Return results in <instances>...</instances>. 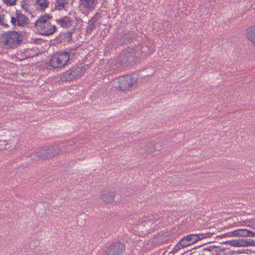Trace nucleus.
Masks as SVG:
<instances>
[{
  "label": "nucleus",
  "instance_id": "nucleus-25",
  "mask_svg": "<svg viewBox=\"0 0 255 255\" xmlns=\"http://www.w3.org/2000/svg\"><path fill=\"white\" fill-rule=\"evenodd\" d=\"M10 23L14 26H18V22H17L16 17H13L10 15Z\"/></svg>",
  "mask_w": 255,
  "mask_h": 255
},
{
  "label": "nucleus",
  "instance_id": "nucleus-16",
  "mask_svg": "<svg viewBox=\"0 0 255 255\" xmlns=\"http://www.w3.org/2000/svg\"><path fill=\"white\" fill-rule=\"evenodd\" d=\"M115 193L114 192L106 191L101 195L102 199L106 203H110L114 201Z\"/></svg>",
  "mask_w": 255,
  "mask_h": 255
},
{
  "label": "nucleus",
  "instance_id": "nucleus-22",
  "mask_svg": "<svg viewBox=\"0 0 255 255\" xmlns=\"http://www.w3.org/2000/svg\"><path fill=\"white\" fill-rule=\"evenodd\" d=\"M226 244L233 247H239V239L227 241L226 242Z\"/></svg>",
  "mask_w": 255,
  "mask_h": 255
},
{
  "label": "nucleus",
  "instance_id": "nucleus-21",
  "mask_svg": "<svg viewBox=\"0 0 255 255\" xmlns=\"http://www.w3.org/2000/svg\"><path fill=\"white\" fill-rule=\"evenodd\" d=\"M32 2L30 0H21L20 1L21 8L26 11H28Z\"/></svg>",
  "mask_w": 255,
  "mask_h": 255
},
{
  "label": "nucleus",
  "instance_id": "nucleus-19",
  "mask_svg": "<svg viewBox=\"0 0 255 255\" xmlns=\"http://www.w3.org/2000/svg\"><path fill=\"white\" fill-rule=\"evenodd\" d=\"M68 4V0H56L55 7L56 9L60 10L64 8Z\"/></svg>",
  "mask_w": 255,
  "mask_h": 255
},
{
  "label": "nucleus",
  "instance_id": "nucleus-30",
  "mask_svg": "<svg viewBox=\"0 0 255 255\" xmlns=\"http://www.w3.org/2000/svg\"><path fill=\"white\" fill-rule=\"evenodd\" d=\"M74 29H72L71 31H68L67 33V34L68 35V37L70 38V39H72V34L74 32Z\"/></svg>",
  "mask_w": 255,
  "mask_h": 255
},
{
  "label": "nucleus",
  "instance_id": "nucleus-28",
  "mask_svg": "<svg viewBox=\"0 0 255 255\" xmlns=\"http://www.w3.org/2000/svg\"><path fill=\"white\" fill-rule=\"evenodd\" d=\"M160 146L158 145V144H156L154 145L153 149L149 150L148 152V153H152L153 151H158L159 150Z\"/></svg>",
  "mask_w": 255,
  "mask_h": 255
},
{
  "label": "nucleus",
  "instance_id": "nucleus-18",
  "mask_svg": "<svg viewBox=\"0 0 255 255\" xmlns=\"http://www.w3.org/2000/svg\"><path fill=\"white\" fill-rule=\"evenodd\" d=\"M189 245H190V243L188 242V240H186V237L185 236L184 238H182L176 244V246L174 247V251L176 252L179 249L187 247Z\"/></svg>",
  "mask_w": 255,
  "mask_h": 255
},
{
  "label": "nucleus",
  "instance_id": "nucleus-11",
  "mask_svg": "<svg viewBox=\"0 0 255 255\" xmlns=\"http://www.w3.org/2000/svg\"><path fill=\"white\" fill-rule=\"evenodd\" d=\"M101 15L100 13L97 12L95 15L89 20L87 30L92 31L96 28V23L100 19Z\"/></svg>",
  "mask_w": 255,
  "mask_h": 255
},
{
  "label": "nucleus",
  "instance_id": "nucleus-20",
  "mask_svg": "<svg viewBox=\"0 0 255 255\" xmlns=\"http://www.w3.org/2000/svg\"><path fill=\"white\" fill-rule=\"evenodd\" d=\"M35 3L38 7L43 10L48 6L49 2L48 0H36Z\"/></svg>",
  "mask_w": 255,
  "mask_h": 255
},
{
  "label": "nucleus",
  "instance_id": "nucleus-27",
  "mask_svg": "<svg viewBox=\"0 0 255 255\" xmlns=\"http://www.w3.org/2000/svg\"><path fill=\"white\" fill-rule=\"evenodd\" d=\"M247 247L248 246H255V241L251 239H247Z\"/></svg>",
  "mask_w": 255,
  "mask_h": 255
},
{
  "label": "nucleus",
  "instance_id": "nucleus-36",
  "mask_svg": "<svg viewBox=\"0 0 255 255\" xmlns=\"http://www.w3.org/2000/svg\"><path fill=\"white\" fill-rule=\"evenodd\" d=\"M192 254L190 255H191Z\"/></svg>",
  "mask_w": 255,
  "mask_h": 255
},
{
  "label": "nucleus",
  "instance_id": "nucleus-17",
  "mask_svg": "<svg viewBox=\"0 0 255 255\" xmlns=\"http://www.w3.org/2000/svg\"><path fill=\"white\" fill-rule=\"evenodd\" d=\"M16 21L18 22V26H23L28 23V18L24 15L17 11L16 13Z\"/></svg>",
  "mask_w": 255,
  "mask_h": 255
},
{
  "label": "nucleus",
  "instance_id": "nucleus-24",
  "mask_svg": "<svg viewBox=\"0 0 255 255\" xmlns=\"http://www.w3.org/2000/svg\"><path fill=\"white\" fill-rule=\"evenodd\" d=\"M16 0H3V1L7 5L11 6L15 4Z\"/></svg>",
  "mask_w": 255,
  "mask_h": 255
},
{
  "label": "nucleus",
  "instance_id": "nucleus-9",
  "mask_svg": "<svg viewBox=\"0 0 255 255\" xmlns=\"http://www.w3.org/2000/svg\"><path fill=\"white\" fill-rule=\"evenodd\" d=\"M50 19V16L48 14H44L41 15L35 22V26L39 29L44 27L45 25L48 24V20Z\"/></svg>",
  "mask_w": 255,
  "mask_h": 255
},
{
  "label": "nucleus",
  "instance_id": "nucleus-2",
  "mask_svg": "<svg viewBox=\"0 0 255 255\" xmlns=\"http://www.w3.org/2000/svg\"><path fill=\"white\" fill-rule=\"evenodd\" d=\"M137 82L136 78L127 75L119 78L118 88L121 91L128 90Z\"/></svg>",
  "mask_w": 255,
  "mask_h": 255
},
{
  "label": "nucleus",
  "instance_id": "nucleus-23",
  "mask_svg": "<svg viewBox=\"0 0 255 255\" xmlns=\"http://www.w3.org/2000/svg\"><path fill=\"white\" fill-rule=\"evenodd\" d=\"M239 247H247V239H239Z\"/></svg>",
  "mask_w": 255,
  "mask_h": 255
},
{
  "label": "nucleus",
  "instance_id": "nucleus-14",
  "mask_svg": "<svg viewBox=\"0 0 255 255\" xmlns=\"http://www.w3.org/2000/svg\"><path fill=\"white\" fill-rule=\"evenodd\" d=\"M186 237L190 245H191L201 239L205 238V236L204 234H191L186 236Z\"/></svg>",
  "mask_w": 255,
  "mask_h": 255
},
{
  "label": "nucleus",
  "instance_id": "nucleus-6",
  "mask_svg": "<svg viewBox=\"0 0 255 255\" xmlns=\"http://www.w3.org/2000/svg\"><path fill=\"white\" fill-rule=\"evenodd\" d=\"M135 54V50L132 48L128 47L123 50L120 57L121 64L125 66L130 64L134 60Z\"/></svg>",
  "mask_w": 255,
  "mask_h": 255
},
{
  "label": "nucleus",
  "instance_id": "nucleus-4",
  "mask_svg": "<svg viewBox=\"0 0 255 255\" xmlns=\"http://www.w3.org/2000/svg\"><path fill=\"white\" fill-rule=\"evenodd\" d=\"M22 40L20 34L16 31H10L6 36L4 43L10 48H13L20 44Z\"/></svg>",
  "mask_w": 255,
  "mask_h": 255
},
{
  "label": "nucleus",
  "instance_id": "nucleus-26",
  "mask_svg": "<svg viewBox=\"0 0 255 255\" xmlns=\"http://www.w3.org/2000/svg\"><path fill=\"white\" fill-rule=\"evenodd\" d=\"M241 234L240 235L241 237H248L249 235L248 233L249 230L247 229H241Z\"/></svg>",
  "mask_w": 255,
  "mask_h": 255
},
{
  "label": "nucleus",
  "instance_id": "nucleus-12",
  "mask_svg": "<svg viewBox=\"0 0 255 255\" xmlns=\"http://www.w3.org/2000/svg\"><path fill=\"white\" fill-rule=\"evenodd\" d=\"M246 36L254 46H255V26H252L246 30Z\"/></svg>",
  "mask_w": 255,
  "mask_h": 255
},
{
  "label": "nucleus",
  "instance_id": "nucleus-7",
  "mask_svg": "<svg viewBox=\"0 0 255 255\" xmlns=\"http://www.w3.org/2000/svg\"><path fill=\"white\" fill-rule=\"evenodd\" d=\"M125 250L124 245L120 242H116L111 246L107 253L103 255H122Z\"/></svg>",
  "mask_w": 255,
  "mask_h": 255
},
{
  "label": "nucleus",
  "instance_id": "nucleus-5",
  "mask_svg": "<svg viewBox=\"0 0 255 255\" xmlns=\"http://www.w3.org/2000/svg\"><path fill=\"white\" fill-rule=\"evenodd\" d=\"M84 67H77L66 71L63 73V78L68 81L73 80L81 76L85 72Z\"/></svg>",
  "mask_w": 255,
  "mask_h": 255
},
{
  "label": "nucleus",
  "instance_id": "nucleus-13",
  "mask_svg": "<svg viewBox=\"0 0 255 255\" xmlns=\"http://www.w3.org/2000/svg\"><path fill=\"white\" fill-rule=\"evenodd\" d=\"M57 23L63 27H69L71 25L72 20L67 16L56 20Z\"/></svg>",
  "mask_w": 255,
  "mask_h": 255
},
{
  "label": "nucleus",
  "instance_id": "nucleus-29",
  "mask_svg": "<svg viewBox=\"0 0 255 255\" xmlns=\"http://www.w3.org/2000/svg\"><path fill=\"white\" fill-rule=\"evenodd\" d=\"M241 232V229H240V230H237L234 231L233 232V233L234 236H241V235H240Z\"/></svg>",
  "mask_w": 255,
  "mask_h": 255
},
{
  "label": "nucleus",
  "instance_id": "nucleus-35",
  "mask_svg": "<svg viewBox=\"0 0 255 255\" xmlns=\"http://www.w3.org/2000/svg\"><path fill=\"white\" fill-rule=\"evenodd\" d=\"M54 151V149H53L52 150H49V151H50V152H53Z\"/></svg>",
  "mask_w": 255,
  "mask_h": 255
},
{
  "label": "nucleus",
  "instance_id": "nucleus-10",
  "mask_svg": "<svg viewBox=\"0 0 255 255\" xmlns=\"http://www.w3.org/2000/svg\"><path fill=\"white\" fill-rule=\"evenodd\" d=\"M56 29V26L55 25L51 24L49 22L47 25H45L44 27L41 28L40 30H41V34L42 35L48 36L53 34Z\"/></svg>",
  "mask_w": 255,
  "mask_h": 255
},
{
  "label": "nucleus",
  "instance_id": "nucleus-15",
  "mask_svg": "<svg viewBox=\"0 0 255 255\" xmlns=\"http://www.w3.org/2000/svg\"><path fill=\"white\" fill-rule=\"evenodd\" d=\"M10 18V14L7 12L5 14H0V25L3 27L7 28L9 27L8 22Z\"/></svg>",
  "mask_w": 255,
  "mask_h": 255
},
{
  "label": "nucleus",
  "instance_id": "nucleus-34",
  "mask_svg": "<svg viewBox=\"0 0 255 255\" xmlns=\"http://www.w3.org/2000/svg\"><path fill=\"white\" fill-rule=\"evenodd\" d=\"M66 150H67V151H71V149H69V148H68V149H66Z\"/></svg>",
  "mask_w": 255,
  "mask_h": 255
},
{
  "label": "nucleus",
  "instance_id": "nucleus-31",
  "mask_svg": "<svg viewBox=\"0 0 255 255\" xmlns=\"http://www.w3.org/2000/svg\"><path fill=\"white\" fill-rule=\"evenodd\" d=\"M124 39L125 41L127 40L128 42H129L130 41H131V37L128 35H127V36L125 35L124 37Z\"/></svg>",
  "mask_w": 255,
  "mask_h": 255
},
{
  "label": "nucleus",
  "instance_id": "nucleus-1",
  "mask_svg": "<svg viewBox=\"0 0 255 255\" xmlns=\"http://www.w3.org/2000/svg\"><path fill=\"white\" fill-rule=\"evenodd\" d=\"M70 57L69 52L59 51L51 56L49 63L53 68H61L68 65Z\"/></svg>",
  "mask_w": 255,
  "mask_h": 255
},
{
  "label": "nucleus",
  "instance_id": "nucleus-3",
  "mask_svg": "<svg viewBox=\"0 0 255 255\" xmlns=\"http://www.w3.org/2000/svg\"><path fill=\"white\" fill-rule=\"evenodd\" d=\"M61 151V150L58 146L54 145L39 150L36 154L39 159H46L55 156L59 154Z\"/></svg>",
  "mask_w": 255,
  "mask_h": 255
},
{
  "label": "nucleus",
  "instance_id": "nucleus-33",
  "mask_svg": "<svg viewBox=\"0 0 255 255\" xmlns=\"http://www.w3.org/2000/svg\"><path fill=\"white\" fill-rule=\"evenodd\" d=\"M149 222L150 223H153L154 222H155V220L154 219H150V220H149Z\"/></svg>",
  "mask_w": 255,
  "mask_h": 255
},
{
  "label": "nucleus",
  "instance_id": "nucleus-32",
  "mask_svg": "<svg viewBox=\"0 0 255 255\" xmlns=\"http://www.w3.org/2000/svg\"><path fill=\"white\" fill-rule=\"evenodd\" d=\"M248 237H255V233L249 230Z\"/></svg>",
  "mask_w": 255,
  "mask_h": 255
},
{
  "label": "nucleus",
  "instance_id": "nucleus-8",
  "mask_svg": "<svg viewBox=\"0 0 255 255\" xmlns=\"http://www.w3.org/2000/svg\"><path fill=\"white\" fill-rule=\"evenodd\" d=\"M98 3L97 0H80V4L81 7L87 10H93Z\"/></svg>",
  "mask_w": 255,
  "mask_h": 255
}]
</instances>
